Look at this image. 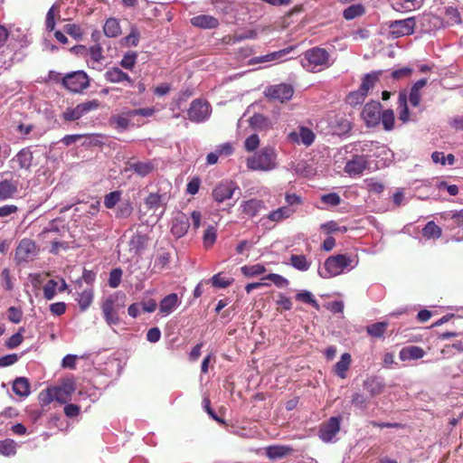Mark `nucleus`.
Wrapping results in <instances>:
<instances>
[{
    "label": "nucleus",
    "mask_w": 463,
    "mask_h": 463,
    "mask_svg": "<svg viewBox=\"0 0 463 463\" xmlns=\"http://www.w3.org/2000/svg\"><path fill=\"white\" fill-rule=\"evenodd\" d=\"M329 53L320 47H313L304 52L301 64L307 71L317 72L329 67Z\"/></svg>",
    "instance_id": "obj_1"
},
{
    "label": "nucleus",
    "mask_w": 463,
    "mask_h": 463,
    "mask_svg": "<svg viewBox=\"0 0 463 463\" xmlns=\"http://www.w3.org/2000/svg\"><path fill=\"white\" fill-rule=\"evenodd\" d=\"M126 295L116 292L109 295L101 303V309L106 323L109 326L118 325L120 322L118 309L125 307Z\"/></svg>",
    "instance_id": "obj_2"
},
{
    "label": "nucleus",
    "mask_w": 463,
    "mask_h": 463,
    "mask_svg": "<svg viewBox=\"0 0 463 463\" xmlns=\"http://www.w3.org/2000/svg\"><path fill=\"white\" fill-rule=\"evenodd\" d=\"M247 166L251 170L268 171L276 166V153L273 147L262 148L258 154L247 161Z\"/></svg>",
    "instance_id": "obj_3"
},
{
    "label": "nucleus",
    "mask_w": 463,
    "mask_h": 463,
    "mask_svg": "<svg viewBox=\"0 0 463 463\" xmlns=\"http://www.w3.org/2000/svg\"><path fill=\"white\" fill-rule=\"evenodd\" d=\"M354 258L347 254H337L328 257L325 261L326 274H320L323 278H332L340 275L348 267L353 268Z\"/></svg>",
    "instance_id": "obj_4"
},
{
    "label": "nucleus",
    "mask_w": 463,
    "mask_h": 463,
    "mask_svg": "<svg viewBox=\"0 0 463 463\" xmlns=\"http://www.w3.org/2000/svg\"><path fill=\"white\" fill-rule=\"evenodd\" d=\"M61 84L71 92L79 93L90 85V78L83 71H76L67 73L61 79Z\"/></svg>",
    "instance_id": "obj_5"
},
{
    "label": "nucleus",
    "mask_w": 463,
    "mask_h": 463,
    "mask_svg": "<svg viewBox=\"0 0 463 463\" xmlns=\"http://www.w3.org/2000/svg\"><path fill=\"white\" fill-rule=\"evenodd\" d=\"M236 191L241 193V189L235 182L224 180L213 189L212 196L215 202L221 203L231 199Z\"/></svg>",
    "instance_id": "obj_6"
},
{
    "label": "nucleus",
    "mask_w": 463,
    "mask_h": 463,
    "mask_svg": "<svg viewBox=\"0 0 463 463\" xmlns=\"http://www.w3.org/2000/svg\"><path fill=\"white\" fill-rule=\"evenodd\" d=\"M211 113L210 104L202 99L192 101L187 111L188 118L193 122H202L208 118Z\"/></svg>",
    "instance_id": "obj_7"
},
{
    "label": "nucleus",
    "mask_w": 463,
    "mask_h": 463,
    "mask_svg": "<svg viewBox=\"0 0 463 463\" xmlns=\"http://www.w3.org/2000/svg\"><path fill=\"white\" fill-rule=\"evenodd\" d=\"M415 26V17L392 21L388 24L390 33L393 38H400L402 36L412 34L414 33Z\"/></svg>",
    "instance_id": "obj_8"
},
{
    "label": "nucleus",
    "mask_w": 463,
    "mask_h": 463,
    "mask_svg": "<svg viewBox=\"0 0 463 463\" xmlns=\"http://www.w3.org/2000/svg\"><path fill=\"white\" fill-rule=\"evenodd\" d=\"M265 96L271 100H279L281 103L289 100L293 94L294 89L290 84L280 83L268 87L264 91Z\"/></svg>",
    "instance_id": "obj_9"
},
{
    "label": "nucleus",
    "mask_w": 463,
    "mask_h": 463,
    "mask_svg": "<svg viewBox=\"0 0 463 463\" xmlns=\"http://www.w3.org/2000/svg\"><path fill=\"white\" fill-rule=\"evenodd\" d=\"M382 105L379 101H371L365 104L362 111V118L369 128L376 127L380 123Z\"/></svg>",
    "instance_id": "obj_10"
},
{
    "label": "nucleus",
    "mask_w": 463,
    "mask_h": 463,
    "mask_svg": "<svg viewBox=\"0 0 463 463\" xmlns=\"http://www.w3.org/2000/svg\"><path fill=\"white\" fill-rule=\"evenodd\" d=\"M36 252L35 242L31 239H23L15 250V259L18 262H27L33 260Z\"/></svg>",
    "instance_id": "obj_11"
},
{
    "label": "nucleus",
    "mask_w": 463,
    "mask_h": 463,
    "mask_svg": "<svg viewBox=\"0 0 463 463\" xmlns=\"http://www.w3.org/2000/svg\"><path fill=\"white\" fill-rule=\"evenodd\" d=\"M341 417H331L319 429V438L325 442H330L340 430Z\"/></svg>",
    "instance_id": "obj_12"
},
{
    "label": "nucleus",
    "mask_w": 463,
    "mask_h": 463,
    "mask_svg": "<svg viewBox=\"0 0 463 463\" xmlns=\"http://www.w3.org/2000/svg\"><path fill=\"white\" fill-rule=\"evenodd\" d=\"M368 166V160L365 156L355 155L353 158L346 162L345 172L350 176L361 175Z\"/></svg>",
    "instance_id": "obj_13"
},
{
    "label": "nucleus",
    "mask_w": 463,
    "mask_h": 463,
    "mask_svg": "<svg viewBox=\"0 0 463 463\" xmlns=\"http://www.w3.org/2000/svg\"><path fill=\"white\" fill-rule=\"evenodd\" d=\"M104 78L107 81L111 83H123L127 82L129 86L134 85V80L130 76L118 67H111L104 73Z\"/></svg>",
    "instance_id": "obj_14"
},
{
    "label": "nucleus",
    "mask_w": 463,
    "mask_h": 463,
    "mask_svg": "<svg viewBox=\"0 0 463 463\" xmlns=\"http://www.w3.org/2000/svg\"><path fill=\"white\" fill-rule=\"evenodd\" d=\"M190 227L188 217L183 213H178L172 222L171 232L176 238H181L186 234Z\"/></svg>",
    "instance_id": "obj_15"
},
{
    "label": "nucleus",
    "mask_w": 463,
    "mask_h": 463,
    "mask_svg": "<svg viewBox=\"0 0 463 463\" xmlns=\"http://www.w3.org/2000/svg\"><path fill=\"white\" fill-rule=\"evenodd\" d=\"M288 137L291 141L302 143L306 146H309L315 140L314 132L307 127H299L298 131L289 133Z\"/></svg>",
    "instance_id": "obj_16"
},
{
    "label": "nucleus",
    "mask_w": 463,
    "mask_h": 463,
    "mask_svg": "<svg viewBox=\"0 0 463 463\" xmlns=\"http://www.w3.org/2000/svg\"><path fill=\"white\" fill-rule=\"evenodd\" d=\"M265 208L264 201L256 198L243 201L241 204L242 213L250 218L258 215Z\"/></svg>",
    "instance_id": "obj_17"
},
{
    "label": "nucleus",
    "mask_w": 463,
    "mask_h": 463,
    "mask_svg": "<svg viewBox=\"0 0 463 463\" xmlns=\"http://www.w3.org/2000/svg\"><path fill=\"white\" fill-rule=\"evenodd\" d=\"M52 388L55 401L59 403H66L71 400L72 393L75 392V386L71 381L64 382L61 386Z\"/></svg>",
    "instance_id": "obj_18"
},
{
    "label": "nucleus",
    "mask_w": 463,
    "mask_h": 463,
    "mask_svg": "<svg viewBox=\"0 0 463 463\" xmlns=\"http://www.w3.org/2000/svg\"><path fill=\"white\" fill-rule=\"evenodd\" d=\"M156 163L154 160H146V161H135L128 163L129 170L133 171L135 174L141 177H145L155 171Z\"/></svg>",
    "instance_id": "obj_19"
},
{
    "label": "nucleus",
    "mask_w": 463,
    "mask_h": 463,
    "mask_svg": "<svg viewBox=\"0 0 463 463\" xmlns=\"http://www.w3.org/2000/svg\"><path fill=\"white\" fill-rule=\"evenodd\" d=\"M296 210L294 208H290L288 206H281L276 210L269 212L267 215H265L261 220L269 221L271 222H280L283 220L288 219L295 213Z\"/></svg>",
    "instance_id": "obj_20"
},
{
    "label": "nucleus",
    "mask_w": 463,
    "mask_h": 463,
    "mask_svg": "<svg viewBox=\"0 0 463 463\" xmlns=\"http://www.w3.org/2000/svg\"><path fill=\"white\" fill-rule=\"evenodd\" d=\"M191 24L201 29H214L220 24L219 20L209 14H199L190 20Z\"/></svg>",
    "instance_id": "obj_21"
},
{
    "label": "nucleus",
    "mask_w": 463,
    "mask_h": 463,
    "mask_svg": "<svg viewBox=\"0 0 463 463\" xmlns=\"http://www.w3.org/2000/svg\"><path fill=\"white\" fill-rule=\"evenodd\" d=\"M19 177L14 179H5L0 182V199L6 200L12 198L18 191Z\"/></svg>",
    "instance_id": "obj_22"
},
{
    "label": "nucleus",
    "mask_w": 463,
    "mask_h": 463,
    "mask_svg": "<svg viewBox=\"0 0 463 463\" xmlns=\"http://www.w3.org/2000/svg\"><path fill=\"white\" fill-rule=\"evenodd\" d=\"M427 82L426 79H420L411 86L408 95V99L411 106L418 107L420 105L421 100L420 90L427 85Z\"/></svg>",
    "instance_id": "obj_23"
},
{
    "label": "nucleus",
    "mask_w": 463,
    "mask_h": 463,
    "mask_svg": "<svg viewBox=\"0 0 463 463\" xmlns=\"http://www.w3.org/2000/svg\"><path fill=\"white\" fill-rule=\"evenodd\" d=\"M425 354L424 350L416 345L403 347L399 354L402 361L417 360L422 358Z\"/></svg>",
    "instance_id": "obj_24"
},
{
    "label": "nucleus",
    "mask_w": 463,
    "mask_h": 463,
    "mask_svg": "<svg viewBox=\"0 0 463 463\" xmlns=\"http://www.w3.org/2000/svg\"><path fill=\"white\" fill-rule=\"evenodd\" d=\"M397 104V109L399 110V119L403 123L408 122L410 120V110L408 108V94L406 90L400 91Z\"/></svg>",
    "instance_id": "obj_25"
},
{
    "label": "nucleus",
    "mask_w": 463,
    "mask_h": 463,
    "mask_svg": "<svg viewBox=\"0 0 463 463\" xmlns=\"http://www.w3.org/2000/svg\"><path fill=\"white\" fill-rule=\"evenodd\" d=\"M292 452L293 449L286 445L269 446L266 449V455L269 459L282 458Z\"/></svg>",
    "instance_id": "obj_26"
},
{
    "label": "nucleus",
    "mask_w": 463,
    "mask_h": 463,
    "mask_svg": "<svg viewBox=\"0 0 463 463\" xmlns=\"http://www.w3.org/2000/svg\"><path fill=\"white\" fill-rule=\"evenodd\" d=\"M384 383L377 377L373 376L364 382V388L371 396H377L384 390Z\"/></svg>",
    "instance_id": "obj_27"
},
{
    "label": "nucleus",
    "mask_w": 463,
    "mask_h": 463,
    "mask_svg": "<svg viewBox=\"0 0 463 463\" xmlns=\"http://www.w3.org/2000/svg\"><path fill=\"white\" fill-rule=\"evenodd\" d=\"M352 362L351 354L345 353L341 355L340 360L335 364L334 372L341 379L346 377V372L348 371Z\"/></svg>",
    "instance_id": "obj_28"
},
{
    "label": "nucleus",
    "mask_w": 463,
    "mask_h": 463,
    "mask_svg": "<svg viewBox=\"0 0 463 463\" xmlns=\"http://www.w3.org/2000/svg\"><path fill=\"white\" fill-rule=\"evenodd\" d=\"M21 169L29 170L33 162V153L29 148H24L13 159Z\"/></svg>",
    "instance_id": "obj_29"
},
{
    "label": "nucleus",
    "mask_w": 463,
    "mask_h": 463,
    "mask_svg": "<svg viewBox=\"0 0 463 463\" xmlns=\"http://www.w3.org/2000/svg\"><path fill=\"white\" fill-rule=\"evenodd\" d=\"M178 296L175 293H171L165 296L160 302L159 311L164 315H168L175 308L178 304Z\"/></svg>",
    "instance_id": "obj_30"
},
{
    "label": "nucleus",
    "mask_w": 463,
    "mask_h": 463,
    "mask_svg": "<svg viewBox=\"0 0 463 463\" xmlns=\"http://www.w3.org/2000/svg\"><path fill=\"white\" fill-rule=\"evenodd\" d=\"M12 389L16 395L27 397L30 394V383L25 377H18L14 381Z\"/></svg>",
    "instance_id": "obj_31"
},
{
    "label": "nucleus",
    "mask_w": 463,
    "mask_h": 463,
    "mask_svg": "<svg viewBox=\"0 0 463 463\" xmlns=\"http://www.w3.org/2000/svg\"><path fill=\"white\" fill-rule=\"evenodd\" d=\"M147 241L148 237L146 234H142L141 232H137L130 238V250H133L135 253H139L142 250L146 248Z\"/></svg>",
    "instance_id": "obj_32"
},
{
    "label": "nucleus",
    "mask_w": 463,
    "mask_h": 463,
    "mask_svg": "<svg viewBox=\"0 0 463 463\" xmlns=\"http://www.w3.org/2000/svg\"><path fill=\"white\" fill-rule=\"evenodd\" d=\"M352 128L351 122L344 116H337L332 125L334 134L338 136L347 134Z\"/></svg>",
    "instance_id": "obj_33"
},
{
    "label": "nucleus",
    "mask_w": 463,
    "mask_h": 463,
    "mask_svg": "<svg viewBox=\"0 0 463 463\" xmlns=\"http://www.w3.org/2000/svg\"><path fill=\"white\" fill-rule=\"evenodd\" d=\"M389 326V323L386 321L377 322L371 324L366 326V332L367 334L373 338H382L385 332L387 331V328Z\"/></svg>",
    "instance_id": "obj_34"
},
{
    "label": "nucleus",
    "mask_w": 463,
    "mask_h": 463,
    "mask_svg": "<svg viewBox=\"0 0 463 463\" xmlns=\"http://www.w3.org/2000/svg\"><path fill=\"white\" fill-rule=\"evenodd\" d=\"M292 49H293L292 47H288V48H285V49H282V50H279L277 52L268 53L266 55L255 57L252 60V62L260 63V62H268V61L279 60V59L283 58L287 53H288Z\"/></svg>",
    "instance_id": "obj_35"
},
{
    "label": "nucleus",
    "mask_w": 463,
    "mask_h": 463,
    "mask_svg": "<svg viewBox=\"0 0 463 463\" xmlns=\"http://www.w3.org/2000/svg\"><path fill=\"white\" fill-rule=\"evenodd\" d=\"M103 32L106 36L110 38L118 36L121 33V28L118 20L116 18L107 19L103 27Z\"/></svg>",
    "instance_id": "obj_36"
},
{
    "label": "nucleus",
    "mask_w": 463,
    "mask_h": 463,
    "mask_svg": "<svg viewBox=\"0 0 463 463\" xmlns=\"http://www.w3.org/2000/svg\"><path fill=\"white\" fill-rule=\"evenodd\" d=\"M166 200L165 194H160L158 193H150L145 199V204L148 209L156 210L160 206L164 205V202Z\"/></svg>",
    "instance_id": "obj_37"
},
{
    "label": "nucleus",
    "mask_w": 463,
    "mask_h": 463,
    "mask_svg": "<svg viewBox=\"0 0 463 463\" xmlns=\"http://www.w3.org/2000/svg\"><path fill=\"white\" fill-rule=\"evenodd\" d=\"M365 14V7L362 4L352 5L343 11V17L347 20H353Z\"/></svg>",
    "instance_id": "obj_38"
},
{
    "label": "nucleus",
    "mask_w": 463,
    "mask_h": 463,
    "mask_svg": "<svg viewBox=\"0 0 463 463\" xmlns=\"http://www.w3.org/2000/svg\"><path fill=\"white\" fill-rule=\"evenodd\" d=\"M379 74L380 72L365 74L362 80L359 90L367 96L368 91L373 88L375 82L378 80Z\"/></svg>",
    "instance_id": "obj_39"
},
{
    "label": "nucleus",
    "mask_w": 463,
    "mask_h": 463,
    "mask_svg": "<svg viewBox=\"0 0 463 463\" xmlns=\"http://www.w3.org/2000/svg\"><path fill=\"white\" fill-rule=\"evenodd\" d=\"M442 231L433 221L428 222L422 229V235L426 239H438L441 236Z\"/></svg>",
    "instance_id": "obj_40"
},
{
    "label": "nucleus",
    "mask_w": 463,
    "mask_h": 463,
    "mask_svg": "<svg viewBox=\"0 0 463 463\" xmlns=\"http://www.w3.org/2000/svg\"><path fill=\"white\" fill-rule=\"evenodd\" d=\"M380 121L383 124L384 130L391 131L394 128L395 117L392 109H385L381 112Z\"/></svg>",
    "instance_id": "obj_41"
},
{
    "label": "nucleus",
    "mask_w": 463,
    "mask_h": 463,
    "mask_svg": "<svg viewBox=\"0 0 463 463\" xmlns=\"http://www.w3.org/2000/svg\"><path fill=\"white\" fill-rule=\"evenodd\" d=\"M93 297L94 294L92 288L85 289L79 295L77 301L81 311H85L91 305Z\"/></svg>",
    "instance_id": "obj_42"
},
{
    "label": "nucleus",
    "mask_w": 463,
    "mask_h": 463,
    "mask_svg": "<svg viewBox=\"0 0 463 463\" xmlns=\"http://www.w3.org/2000/svg\"><path fill=\"white\" fill-rule=\"evenodd\" d=\"M290 264L300 271H306L310 268L311 262L307 260L305 255L292 254L290 256Z\"/></svg>",
    "instance_id": "obj_43"
},
{
    "label": "nucleus",
    "mask_w": 463,
    "mask_h": 463,
    "mask_svg": "<svg viewBox=\"0 0 463 463\" xmlns=\"http://www.w3.org/2000/svg\"><path fill=\"white\" fill-rule=\"evenodd\" d=\"M16 453V443L11 439L0 440V454L9 457Z\"/></svg>",
    "instance_id": "obj_44"
},
{
    "label": "nucleus",
    "mask_w": 463,
    "mask_h": 463,
    "mask_svg": "<svg viewBox=\"0 0 463 463\" xmlns=\"http://www.w3.org/2000/svg\"><path fill=\"white\" fill-rule=\"evenodd\" d=\"M137 59V52H128L123 55L119 64L122 68L126 70L132 71Z\"/></svg>",
    "instance_id": "obj_45"
},
{
    "label": "nucleus",
    "mask_w": 463,
    "mask_h": 463,
    "mask_svg": "<svg viewBox=\"0 0 463 463\" xmlns=\"http://www.w3.org/2000/svg\"><path fill=\"white\" fill-rule=\"evenodd\" d=\"M217 232L214 226H208V228L204 231L203 236V242L204 248H211L216 241Z\"/></svg>",
    "instance_id": "obj_46"
},
{
    "label": "nucleus",
    "mask_w": 463,
    "mask_h": 463,
    "mask_svg": "<svg viewBox=\"0 0 463 463\" xmlns=\"http://www.w3.org/2000/svg\"><path fill=\"white\" fill-rule=\"evenodd\" d=\"M241 270L246 277H254L263 274L266 269L262 264L258 263L250 266L245 265L241 267Z\"/></svg>",
    "instance_id": "obj_47"
},
{
    "label": "nucleus",
    "mask_w": 463,
    "mask_h": 463,
    "mask_svg": "<svg viewBox=\"0 0 463 463\" xmlns=\"http://www.w3.org/2000/svg\"><path fill=\"white\" fill-rule=\"evenodd\" d=\"M445 19L449 25L458 24L461 23L459 12L457 8L452 6L446 8Z\"/></svg>",
    "instance_id": "obj_48"
},
{
    "label": "nucleus",
    "mask_w": 463,
    "mask_h": 463,
    "mask_svg": "<svg viewBox=\"0 0 463 463\" xmlns=\"http://www.w3.org/2000/svg\"><path fill=\"white\" fill-rule=\"evenodd\" d=\"M296 299L304 303L311 305L317 310L320 309L318 302L316 300L314 296L309 291H302L296 295Z\"/></svg>",
    "instance_id": "obj_49"
},
{
    "label": "nucleus",
    "mask_w": 463,
    "mask_h": 463,
    "mask_svg": "<svg viewBox=\"0 0 463 463\" xmlns=\"http://www.w3.org/2000/svg\"><path fill=\"white\" fill-rule=\"evenodd\" d=\"M99 101L98 99H91L86 102H82L77 105L81 116L87 115L89 112L92 110H96L99 108Z\"/></svg>",
    "instance_id": "obj_50"
},
{
    "label": "nucleus",
    "mask_w": 463,
    "mask_h": 463,
    "mask_svg": "<svg viewBox=\"0 0 463 463\" xmlns=\"http://www.w3.org/2000/svg\"><path fill=\"white\" fill-rule=\"evenodd\" d=\"M64 32L77 41H80L83 37V31L80 25L75 24H67L63 27Z\"/></svg>",
    "instance_id": "obj_51"
},
{
    "label": "nucleus",
    "mask_w": 463,
    "mask_h": 463,
    "mask_svg": "<svg viewBox=\"0 0 463 463\" xmlns=\"http://www.w3.org/2000/svg\"><path fill=\"white\" fill-rule=\"evenodd\" d=\"M365 98L366 95L358 89L357 90L352 91L347 95L346 102L351 106H356L362 104Z\"/></svg>",
    "instance_id": "obj_52"
},
{
    "label": "nucleus",
    "mask_w": 463,
    "mask_h": 463,
    "mask_svg": "<svg viewBox=\"0 0 463 463\" xmlns=\"http://www.w3.org/2000/svg\"><path fill=\"white\" fill-rule=\"evenodd\" d=\"M132 212H133L132 203L128 200L125 202H121L118 204V206L117 208L116 215L118 218H128V216H130Z\"/></svg>",
    "instance_id": "obj_53"
},
{
    "label": "nucleus",
    "mask_w": 463,
    "mask_h": 463,
    "mask_svg": "<svg viewBox=\"0 0 463 463\" xmlns=\"http://www.w3.org/2000/svg\"><path fill=\"white\" fill-rule=\"evenodd\" d=\"M38 399L42 406L49 405L52 401L55 400L53 388L50 387L43 390L39 393Z\"/></svg>",
    "instance_id": "obj_54"
},
{
    "label": "nucleus",
    "mask_w": 463,
    "mask_h": 463,
    "mask_svg": "<svg viewBox=\"0 0 463 463\" xmlns=\"http://www.w3.org/2000/svg\"><path fill=\"white\" fill-rule=\"evenodd\" d=\"M121 192H110L104 197V205L108 209H112L120 201Z\"/></svg>",
    "instance_id": "obj_55"
},
{
    "label": "nucleus",
    "mask_w": 463,
    "mask_h": 463,
    "mask_svg": "<svg viewBox=\"0 0 463 463\" xmlns=\"http://www.w3.org/2000/svg\"><path fill=\"white\" fill-rule=\"evenodd\" d=\"M250 125L255 128H265L269 125V120L261 114H255L250 118Z\"/></svg>",
    "instance_id": "obj_56"
},
{
    "label": "nucleus",
    "mask_w": 463,
    "mask_h": 463,
    "mask_svg": "<svg viewBox=\"0 0 463 463\" xmlns=\"http://www.w3.org/2000/svg\"><path fill=\"white\" fill-rule=\"evenodd\" d=\"M351 403L355 408L365 410L368 405V400L363 393L354 392L352 395Z\"/></svg>",
    "instance_id": "obj_57"
},
{
    "label": "nucleus",
    "mask_w": 463,
    "mask_h": 463,
    "mask_svg": "<svg viewBox=\"0 0 463 463\" xmlns=\"http://www.w3.org/2000/svg\"><path fill=\"white\" fill-rule=\"evenodd\" d=\"M122 269L119 268L113 269L109 273V285L112 288L119 286L122 278Z\"/></svg>",
    "instance_id": "obj_58"
},
{
    "label": "nucleus",
    "mask_w": 463,
    "mask_h": 463,
    "mask_svg": "<svg viewBox=\"0 0 463 463\" xmlns=\"http://www.w3.org/2000/svg\"><path fill=\"white\" fill-rule=\"evenodd\" d=\"M212 285L218 288H225L232 283V279L222 277L221 273L215 274L211 279Z\"/></svg>",
    "instance_id": "obj_59"
},
{
    "label": "nucleus",
    "mask_w": 463,
    "mask_h": 463,
    "mask_svg": "<svg viewBox=\"0 0 463 463\" xmlns=\"http://www.w3.org/2000/svg\"><path fill=\"white\" fill-rule=\"evenodd\" d=\"M57 286L58 283L53 279H50L43 286V296L47 300H51L55 297Z\"/></svg>",
    "instance_id": "obj_60"
},
{
    "label": "nucleus",
    "mask_w": 463,
    "mask_h": 463,
    "mask_svg": "<svg viewBox=\"0 0 463 463\" xmlns=\"http://www.w3.org/2000/svg\"><path fill=\"white\" fill-rule=\"evenodd\" d=\"M140 33L136 27L131 28L130 33L127 35L123 41L127 46H137L139 43Z\"/></svg>",
    "instance_id": "obj_61"
},
{
    "label": "nucleus",
    "mask_w": 463,
    "mask_h": 463,
    "mask_svg": "<svg viewBox=\"0 0 463 463\" xmlns=\"http://www.w3.org/2000/svg\"><path fill=\"white\" fill-rule=\"evenodd\" d=\"M366 188L370 193L382 194L384 190V184L373 178L365 180Z\"/></svg>",
    "instance_id": "obj_62"
},
{
    "label": "nucleus",
    "mask_w": 463,
    "mask_h": 463,
    "mask_svg": "<svg viewBox=\"0 0 463 463\" xmlns=\"http://www.w3.org/2000/svg\"><path fill=\"white\" fill-rule=\"evenodd\" d=\"M24 329L23 327H21L16 334L13 335L6 341V346L9 349H14L22 344V342L24 341V336L22 335V332H24Z\"/></svg>",
    "instance_id": "obj_63"
},
{
    "label": "nucleus",
    "mask_w": 463,
    "mask_h": 463,
    "mask_svg": "<svg viewBox=\"0 0 463 463\" xmlns=\"http://www.w3.org/2000/svg\"><path fill=\"white\" fill-rule=\"evenodd\" d=\"M81 117L82 116L77 106L75 108H67L62 113V118L66 121H75Z\"/></svg>",
    "instance_id": "obj_64"
}]
</instances>
